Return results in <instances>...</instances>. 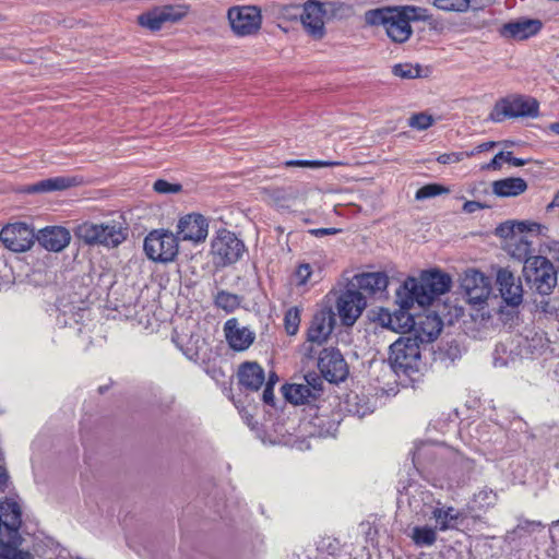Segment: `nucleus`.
<instances>
[{"mask_svg": "<svg viewBox=\"0 0 559 559\" xmlns=\"http://www.w3.org/2000/svg\"><path fill=\"white\" fill-rule=\"evenodd\" d=\"M435 122V119L431 115H428L426 112H418L414 114L408 119V126L413 129L424 131L430 128Z\"/></svg>", "mask_w": 559, "mask_h": 559, "instance_id": "nucleus-44", "label": "nucleus"}, {"mask_svg": "<svg viewBox=\"0 0 559 559\" xmlns=\"http://www.w3.org/2000/svg\"><path fill=\"white\" fill-rule=\"evenodd\" d=\"M392 73L401 79H417L420 78L421 67L419 64L413 66L411 63H397L392 67Z\"/></svg>", "mask_w": 559, "mask_h": 559, "instance_id": "nucleus-39", "label": "nucleus"}, {"mask_svg": "<svg viewBox=\"0 0 559 559\" xmlns=\"http://www.w3.org/2000/svg\"><path fill=\"white\" fill-rule=\"evenodd\" d=\"M543 28L539 19L519 17L501 25L499 35L511 40H526L536 36Z\"/></svg>", "mask_w": 559, "mask_h": 559, "instance_id": "nucleus-17", "label": "nucleus"}, {"mask_svg": "<svg viewBox=\"0 0 559 559\" xmlns=\"http://www.w3.org/2000/svg\"><path fill=\"white\" fill-rule=\"evenodd\" d=\"M75 236L88 246L116 248L127 239L128 227L115 219L102 224L84 222L75 228Z\"/></svg>", "mask_w": 559, "mask_h": 559, "instance_id": "nucleus-3", "label": "nucleus"}, {"mask_svg": "<svg viewBox=\"0 0 559 559\" xmlns=\"http://www.w3.org/2000/svg\"><path fill=\"white\" fill-rule=\"evenodd\" d=\"M83 182V178L79 176H58L40 180L28 186V193H43L52 191H63L69 188L78 187Z\"/></svg>", "mask_w": 559, "mask_h": 559, "instance_id": "nucleus-25", "label": "nucleus"}, {"mask_svg": "<svg viewBox=\"0 0 559 559\" xmlns=\"http://www.w3.org/2000/svg\"><path fill=\"white\" fill-rule=\"evenodd\" d=\"M365 23L370 26H383L388 37L396 44L406 43L413 28L405 20L399 7H383L366 11Z\"/></svg>", "mask_w": 559, "mask_h": 559, "instance_id": "nucleus-4", "label": "nucleus"}, {"mask_svg": "<svg viewBox=\"0 0 559 559\" xmlns=\"http://www.w3.org/2000/svg\"><path fill=\"white\" fill-rule=\"evenodd\" d=\"M399 9L409 24L414 21H427L429 19L427 10L420 7L402 5Z\"/></svg>", "mask_w": 559, "mask_h": 559, "instance_id": "nucleus-42", "label": "nucleus"}, {"mask_svg": "<svg viewBox=\"0 0 559 559\" xmlns=\"http://www.w3.org/2000/svg\"><path fill=\"white\" fill-rule=\"evenodd\" d=\"M544 253H547L551 258V262L558 265L556 266L557 270L559 269V241L551 240L545 245V249L543 250Z\"/></svg>", "mask_w": 559, "mask_h": 559, "instance_id": "nucleus-57", "label": "nucleus"}, {"mask_svg": "<svg viewBox=\"0 0 559 559\" xmlns=\"http://www.w3.org/2000/svg\"><path fill=\"white\" fill-rule=\"evenodd\" d=\"M224 333L228 345L237 352L249 348L255 338L254 332L240 325L236 318L227 320L224 324Z\"/></svg>", "mask_w": 559, "mask_h": 559, "instance_id": "nucleus-22", "label": "nucleus"}, {"mask_svg": "<svg viewBox=\"0 0 559 559\" xmlns=\"http://www.w3.org/2000/svg\"><path fill=\"white\" fill-rule=\"evenodd\" d=\"M461 286L468 304L473 306L485 304L491 293L489 277L476 270H471L465 273Z\"/></svg>", "mask_w": 559, "mask_h": 559, "instance_id": "nucleus-12", "label": "nucleus"}, {"mask_svg": "<svg viewBox=\"0 0 559 559\" xmlns=\"http://www.w3.org/2000/svg\"><path fill=\"white\" fill-rule=\"evenodd\" d=\"M462 159V153L442 154L438 157L440 164L457 163Z\"/></svg>", "mask_w": 559, "mask_h": 559, "instance_id": "nucleus-58", "label": "nucleus"}, {"mask_svg": "<svg viewBox=\"0 0 559 559\" xmlns=\"http://www.w3.org/2000/svg\"><path fill=\"white\" fill-rule=\"evenodd\" d=\"M318 367L322 377L331 383L344 381L348 374V367L343 355L334 347L320 352Z\"/></svg>", "mask_w": 559, "mask_h": 559, "instance_id": "nucleus-10", "label": "nucleus"}, {"mask_svg": "<svg viewBox=\"0 0 559 559\" xmlns=\"http://www.w3.org/2000/svg\"><path fill=\"white\" fill-rule=\"evenodd\" d=\"M209 233V224L201 214H188L181 217L177 225L178 240H190L201 242L205 240Z\"/></svg>", "mask_w": 559, "mask_h": 559, "instance_id": "nucleus-20", "label": "nucleus"}, {"mask_svg": "<svg viewBox=\"0 0 559 559\" xmlns=\"http://www.w3.org/2000/svg\"><path fill=\"white\" fill-rule=\"evenodd\" d=\"M346 403L347 411L359 418L372 413V408L367 403L360 404L358 395L349 396Z\"/></svg>", "mask_w": 559, "mask_h": 559, "instance_id": "nucleus-45", "label": "nucleus"}, {"mask_svg": "<svg viewBox=\"0 0 559 559\" xmlns=\"http://www.w3.org/2000/svg\"><path fill=\"white\" fill-rule=\"evenodd\" d=\"M417 337L401 336L390 346L388 367L397 376H411L418 371L420 361V347Z\"/></svg>", "mask_w": 559, "mask_h": 559, "instance_id": "nucleus-5", "label": "nucleus"}, {"mask_svg": "<svg viewBox=\"0 0 559 559\" xmlns=\"http://www.w3.org/2000/svg\"><path fill=\"white\" fill-rule=\"evenodd\" d=\"M411 538L417 547H430L437 540V528L428 525L415 526Z\"/></svg>", "mask_w": 559, "mask_h": 559, "instance_id": "nucleus-35", "label": "nucleus"}, {"mask_svg": "<svg viewBox=\"0 0 559 559\" xmlns=\"http://www.w3.org/2000/svg\"><path fill=\"white\" fill-rule=\"evenodd\" d=\"M246 252V246L235 233L221 229L211 241V254L216 266H227L239 261Z\"/></svg>", "mask_w": 559, "mask_h": 559, "instance_id": "nucleus-6", "label": "nucleus"}, {"mask_svg": "<svg viewBox=\"0 0 559 559\" xmlns=\"http://www.w3.org/2000/svg\"><path fill=\"white\" fill-rule=\"evenodd\" d=\"M496 234L503 238H509V237H511L512 239L516 238V233H515V227H514L513 222H506V223L500 224L496 229Z\"/></svg>", "mask_w": 559, "mask_h": 559, "instance_id": "nucleus-55", "label": "nucleus"}, {"mask_svg": "<svg viewBox=\"0 0 559 559\" xmlns=\"http://www.w3.org/2000/svg\"><path fill=\"white\" fill-rule=\"evenodd\" d=\"M239 384L246 390L258 391L264 383V370L258 362L247 361L239 366L237 372Z\"/></svg>", "mask_w": 559, "mask_h": 559, "instance_id": "nucleus-26", "label": "nucleus"}, {"mask_svg": "<svg viewBox=\"0 0 559 559\" xmlns=\"http://www.w3.org/2000/svg\"><path fill=\"white\" fill-rule=\"evenodd\" d=\"M8 473L0 466V489H4L8 481ZM22 524V511L17 502L7 499L0 503V537L9 530L13 536L16 534V526Z\"/></svg>", "mask_w": 559, "mask_h": 559, "instance_id": "nucleus-16", "label": "nucleus"}, {"mask_svg": "<svg viewBox=\"0 0 559 559\" xmlns=\"http://www.w3.org/2000/svg\"><path fill=\"white\" fill-rule=\"evenodd\" d=\"M502 300L510 307H519L523 302L524 289L519 276H515L509 269H499L496 275Z\"/></svg>", "mask_w": 559, "mask_h": 559, "instance_id": "nucleus-15", "label": "nucleus"}, {"mask_svg": "<svg viewBox=\"0 0 559 559\" xmlns=\"http://www.w3.org/2000/svg\"><path fill=\"white\" fill-rule=\"evenodd\" d=\"M512 353V349L509 350V354ZM508 347L504 343H499L496 345L493 350V365L496 367H504L509 364Z\"/></svg>", "mask_w": 559, "mask_h": 559, "instance_id": "nucleus-49", "label": "nucleus"}, {"mask_svg": "<svg viewBox=\"0 0 559 559\" xmlns=\"http://www.w3.org/2000/svg\"><path fill=\"white\" fill-rule=\"evenodd\" d=\"M228 20L233 31L240 36L255 33L261 26V12L257 7L231 8Z\"/></svg>", "mask_w": 559, "mask_h": 559, "instance_id": "nucleus-14", "label": "nucleus"}, {"mask_svg": "<svg viewBox=\"0 0 559 559\" xmlns=\"http://www.w3.org/2000/svg\"><path fill=\"white\" fill-rule=\"evenodd\" d=\"M496 145H497V143L493 142V141L484 142V143L477 145L475 147V150L472 151L471 153H468L467 155H474L476 153H481V152L489 151V150L493 148Z\"/></svg>", "mask_w": 559, "mask_h": 559, "instance_id": "nucleus-62", "label": "nucleus"}, {"mask_svg": "<svg viewBox=\"0 0 559 559\" xmlns=\"http://www.w3.org/2000/svg\"><path fill=\"white\" fill-rule=\"evenodd\" d=\"M515 227L516 236H523L526 231H539L540 225L538 223L531 222H513Z\"/></svg>", "mask_w": 559, "mask_h": 559, "instance_id": "nucleus-56", "label": "nucleus"}, {"mask_svg": "<svg viewBox=\"0 0 559 559\" xmlns=\"http://www.w3.org/2000/svg\"><path fill=\"white\" fill-rule=\"evenodd\" d=\"M325 10L323 4L314 0H310L304 5L301 14V23L307 33L316 39H320L325 34L324 21Z\"/></svg>", "mask_w": 559, "mask_h": 559, "instance_id": "nucleus-21", "label": "nucleus"}, {"mask_svg": "<svg viewBox=\"0 0 559 559\" xmlns=\"http://www.w3.org/2000/svg\"><path fill=\"white\" fill-rule=\"evenodd\" d=\"M187 14L183 5H164L139 16L142 26L151 31H158L165 22H177Z\"/></svg>", "mask_w": 559, "mask_h": 559, "instance_id": "nucleus-18", "label": "nucleus"}, {"mask_svg": "<svg viewBox=\"0 0 559 559\" xmlns=\"http://www.w3.org/2000/svg\"><path fill=\"white\" fill-rule=\"evenodd\" d=\"M432 4L442 11L464 12L469 8V0H433Z\"/></svg>", "mask_w": 559, "mask_h": 559, "instance_id": "nucleus-41", "label": "nucleus"}, {"mask_svg": "<svg viewBox=\"0 0 559 559\" xmlns=\"http://www.w3.org/2000/svg\"><path fill=\"white\" fill-rule=\"evenodd\" d=\"M304 380H305V383L304 384H307L311 388V390L313 391V394L319 397L321 392H322V385H323V381H322V378L320 376H318L317 373L314 372H311V373H307L305 377H304Z\"/></svg>", "mask_w": 559, "mask_h": 559, "instance_id": "nucleus-51", "label": "nucleus"}, {"mask_svg": "<svg viewBox=\"0 0 559 559\" xmlns=\"http://www.w3.org/2000/svg\"><path fill=\"white\" fill-rule=\"evenodd\" d=\"M548 344L549 340L544 331L530 330L525 335H520L516 338V346L519 348L518 355H542L548 347Z\"/></svg>", "mask_w": 559, "mask_h": 559, "instance_id": "nucleus-24", "label": "nucleus"}, {"mask_svg": "<svg viewBox=\"0 0 559 559\" xmlns=\"http://www.w3.org/2000/svg\"><path fill=\"white\" fill-rule=\"evenodd\" d=\"M263 402L269 405L274 404V392L273 386L271 382H267L262 394Z\"/></svg>", "mask_w": 559, "mask_h": 559, "instance_id": "nucleus-61", "label": "nucleus"}, {"mask_svg": "<svg viewBox=\"0 0 559 559\" xmlns=\"http://www.w3.org/2000/svg\"><path fill=\"white\" fill-rule=\"evenodd\" d=\"M510 254L514 259L523 261V265L527 259L535 257L532 254V242L526 236H520L518 239H514V242L510 243Z\"/></svg>", "mask_w": 559, "mask_h": 559, "instance_id": "nucleus-36", "label": "nucleus"}, {"mask_svg": "<svg viewBox=\"0 0 559 559\" xmlns=\"http://www.w3.org/2000/svg\"><path fill=\"white\" fill-rule=\"evenodd\" d=\"M333 328L334 317L331 311H320L313 316L307 331V343L304 344V350L308 357H312V345H322L332 333Z\"/></svg>", "mask_w": 559, "mask_h": 559, "instance_id": "nucleus-13", "label": "nucleus"}, {"mask_svg": "<svg viewBox=\"0 0 559 559\" xmlns=\"http://www.w3.org/2000/svg\"><path fill=\"white\" fill-rule=\"evenodd\" d=\"M492 193L499 198H514L527 190V182L520 177H508L491 183Z\"/></svg>", "mask_w": 559, "mask_h": 559, "instance_id": "nucleus-27", "label": "nucleus"}, {"mask_svg": "<svg viewBox=\"0 0 559 559\" xmlns=\"http://www.w3.org/2000/svg\"><path fill=\"white\" fill-rule=\"evenodd\" d=\"M539 112V104L535 98L518 96L513 99H502L491 110L489 118L501 122L504 118L532 117Z\"/></svg>", "mask_w": 559, "mask_h": 559, "instance_id": "nucleus-8", "label": "nucleus"}, {"mask_svg": "<svg viewBox=\"0 0 559 559\" xmlns=\"http://www.w3.org/2000/svg\"><path fill=\"white\" fill-rule=\"evenodd\" d=\"M340 231H341V229L331 227V228L310 229L309 234H311L312 236H316V237H324V236H330V235H336Z\"/></svg>", "mask_w": 559, "mask_h": 559, "instance_id": "nucleus-60", "label": "nucleus"}, {"mask_svg": "<svg viewBox=\"0 0 559 559\" xmlns=\"http://www.w3.org/2000/svg\"><path fill=\"white\" fill-rule=\"evenodd\" d=\"M540 300L535 299V308L539 313H544L545 316H554L557 313V302L550 298V296H539Z\"/></svg>", "mask_w": 559, "mask_h": 559, "instance_id": "nucleus-46", "label": "nucleus"}, {"mask_svg": "<svg viewBox=\"0 0 559 559\" xmlns=\"http://www.w3.org/2000/svg\"><path fill=\"white\" fill-rule=\"evenodd\" d=\"M442 330V322L437 316H426L417 322L415 335L419 343H428L435 341Z\"/></svg>", "mask_w": 559, "mask_h": 559, "instance_id": "nucleus-28", "label": "nucleus"}, {"mask_svg": "<svg viewBox=\"0 0 559 559\" xmlns=\"http://www.w3.org/2000/svg\"><path fill=\"white\" fill-rule=\"evenodd\" d=\"M20 527L16 526V534H10L11 532L5 531L4 534L0 537V544L5 546L8 559H31V554L28 551H23L17 549V546L21 544V535Z\"/></svg>", "mask_w": 559, "mask_h": 559, "instance_id": "nucleus-31", "label": "nucleus"}, {"mask_svg": "<svg viewBox=\"0 0 559 559\" xmlns=\"http://www.w3.org/2000/svg\"><path fill=\"white\" fill-rule=\"evenodd\" d=\"M451 277L441 271H423L419 277H408L396 290L395 302L403 309H411L415 304L427 307L440 295L450 290Z\"/></svg>", "mask_w": 559, "mask_h": 559, "instance_id": "nucleus-1", "label": "nucleus"}, {"mask_svg": "<svg viewBox=\"0 0 559 559\" xmlns=\"http://www.w3.org/2000/svg\"><path fill=\"white\" fill-rule=\"evenodd\" d=\"M173 342L182 352V354L190 360L197 361L200 358V337L173 335Z\"/></svg>", "mask_w": 559, "mask_h": 559, "instance_id": "nucleus-32", "label": "nucleus"}, {"mask_svg": "<svg viewBox=\"0 0 559 559\" xmlns=\"http://www.w3.org/2000/svg\"><path fill=\"white\" fill-rule=\"evenodd\" d=\"M522 273L533 295L550 296L558 285V270L545 255L537 254L527 259Z\"/></svg>", "mask_w": 559, "mask_h": 559, "instance_id": "nucleus-2", "label": "nucleus"}, {"mask_svg": "<svg viewBox=\"0 0 559 559\" xmlns=\"http://www.w3.org/2000/svg\"><path fill=\"white\" fill-rule=\"evenodd\" d=\"M36 239L46 250L59 252L69 245L71 235L64 227L50 226L41 229Z\"/></svg>", "mask_w": 559, "mask_h": 559, "instance_id": "nucleus-23", "label": "nucleus"}, {"mask_svg": "<svg viewBox=\"0 0 559 559\" xmlns=\"http://www.w3.org/2000/svg\"><path fill=\"white\" fill-rule=\"evenodd\" d=\"M347 284L367 300L368 297L382 294L388 287L389 278L383 272L361 273L355 275Z\"/></svg>", "mask_w": 559, "mask_h": 559, "instance_id": "nucleus-19", "label": "nucleus"}, {"mask_svg": "<svg viewBox=\"0 0 559 559\" xmlns=\"http://www.w3.org/2000/svg\"><path fill=\"white\" fill-rule=\"evenodd\" d=\"M300 324V311L297 307L289 308L284 317V326L288 335H295Z\"/></svg>", "mask_w": 559, "mask_h": 559, "instance_id": "nucleus-40", "label": "nucleus"}, {"mask_svg": "<svg viewBox=\"0 0 559 559\" xmlns=\"http://www.w3.org/2000/svg\"><path fill=\"white\" fill-rule=\"evenodd\" d=\"M559 206V191L555 194L552 201L547 206L548 210Z\"/></svg>", "mask_w": 559, "mask_h": 559, "instance_id": "nucleus-63", "label": "nucleus"}, {"mask_svg": "<svg viewBox=\"0 0 559 559\" xmlns=\"http://www.w3.org/2000/svg\"><path fill=\"white\" fill-rule=\"evenodd\" d=\"M486 207H488V205H486L481 202H478V201H466L463 204V211L465 213H475L476 211L486 209Z\"/></svg>", "mask_w": 559, "mask_h": 559, "instance_id": "nucleus-59", "label": "nucleus"}, {"mask_svg": "<svg viewBox=\"0 0 559 559\" xmlns=\"http://www.w3.org/2000/svg\"><path fill=\"white\" fill-rule=\"evenodd\" d=\"M408 310L400 306V310L392 313V331L405 333L416 329L417 321Z\"/></svg>", "mask_w": 559, "mask_h": 559, "instance_id": "nucleus-34", "label": "nucleus"}, {"mask_svg": "<svg viewBox=\"0 0 559 559\" xmlns=\"http://www.w3.org/2000/svg\"><path fill=\"white\" fill-rule=\"evenodd\" d=\"M462 356V350L456 342L447 343L444 347L440 349V357L442 360H449L450 362H454Z\"/></svg>", "mask_w": 559, "mask_h": 559, "instance_id": "nucleus-48", "label": "nucleus"}, {"mask_svg": "<svg viewBox=\"0 0 559 559\" xmlns=\"http://www.w3.org/2000/svg\"><path fill=\"white\" fill-rule=\"evenodd\" d=\"M474 500L481 508H488L496 503L497 493L490 488H483L474 495Z\"/></svg>", "mask_w": 559, "mask_h": 559, "instance_id": "nucleus-47", "label": "nucleus"}, {"mask_svg": "<svg viewBox=\"0 0 559 559\" xmlns=\"http://www.w3.org/2000/svg\"><path fill=\"white\" fill-rule=\"evenodd\" d=\"M144 251L155 262H170L178 254V238L169 231L153 230L144 239Z\"/></svg>", "mask_w": 559, "mask_h": 559, "instance_id": "nucleus-7", "label": "nucleus"}, {"mask_svg": "<svg viewBox=\"0 0 559 559\" xmlns=\"http://www.w3.org/2000/svg\"><path fill=\"white\" fill-rule=\"evenodd\" d=\"M545 527V525L540 521H533L527 519H520L518 525L508 532L507 538L510 542H514L516 539H521L525 536H528L536 531H540Z\"/></svg>", "mask_w": 559, "mask_h": 559, "instance_id": "nucleus-33", "label": "nucleus"}, {"mask_svg": "<svg viewBox=\"0 0 559 559\" xmlns=\"http://www.w3.org/2000/svg\"><path fill=\"white\" fill-rule=\"evenodd\" d=\"M153 188L157 193H162V194L178 193L182 189L180 183H171L164 179L156 180L154 182Z\"/></svg>", "mask_w": 559, "mask_h": 559, "instance_id": "nucleus-50", "label": "nucleus"}, {"mask_svg": "<svg viewBox=\"0 0 559 559\" xmlns=\"http://www.w3.org/2000/svg\"><path fill=\"white\" fill-rule=\"evenodd\" d=\"M215 305L227 312L234 311L240 305V299L237 295L221 290L215 296Z\"/></svg>", "mask_w": 559, "mask_h": 559, "instance_id": "nucleus-38", "label": "nucleus"}, {"mask_svg": "<svg viewBox=\"0 0 559 559\" xmlns=\"http://www.w3.org/2000/svg\"><path fill=\"white\" fill-rule=\"evenodd\" d=\"M367 306V300L359 295L349 284L341 293L336 301V309L341 321L346 326L355 324Z\"/></svg>", "mask_w": 559, "mask_h": 559, "instance_id": "nucleus-9", "label": "nucleus"}, {"mask_svg": "<svg viewBox=\"0 0 559 559\" xmlns=\"http://www.w3.org/2000/svg\"><path fill=\"white\" fill-rule=\"evenodd\" d=\"M370 318L373 321H377L382 328L392 330V313L385 309L380 308L378 313Z\"/></svg>", "mask_w": 559, "mask_h": 559, "instance_id": "nucleus-54", "label": "nucleus"}, {"mask_svg": "<svg viewBox=\"0 0 559 559\" xmlns=\"http://www.w3.org/2000/svg\"><path fill=\"white\" fill-rule=\"evenodd\" d=\"M509 163L515 167H521L527 164L526 159L514 157L512 155V152L510 151H501L498 154L495 155V157L486 165L481 167V169H500L501 168V162Z\"/></svg>", "mask_w": 559, "mask_h": 559, "instance_id": "nucleus-37", "label": "nucleus"}, {"mask_svg": "<svg viewBox=\"0 0 559 559\" xmlns=\"http://www.w3.org/2000/svg\"><path fill=\"white\" fill-rule=\"evenodd\" d=\"M282 390L285 399L294 405H302L317 399L311 388L304 383L285 384Z\"/></svg>", "mask_w": 559, "mask_h": 559, "instance_id": "nucleus-30", "label": "nucleus"}, {"mask_svg": "<svg viewBox=\"0 0 559 559\" xmlns=\"http://www.w3.org/2000/svg\"><path fill=\"white\" fill-rule=\"evenodd\" d=\"M311 266L308 263L300 264L295 273L297 285H306L311 276Z\"/></svg>", "mask_w": 559, "mask_h": 559, "instance_id": "nucleus-53", "label": "nucleus"}, {"mask_svg": "<svg viewBox=\"0 0 559 559\" xmlns=\"http://www.w3.org/2000/svg\"><path fill=\"white\" fill-rule=\"evenodd\" d=\"M431 518L436 521V528L441 532L454 530L459 525V520L463 514L453 507H439L432 510Z\"/></svg>", "mask_w": 559, "mask_h": 559, "instance_id": "nucleus-29", "label": "nucleus"}, {"mask_svg": "<svg viewBox=\"0 0 559 559\" xmlns=\"http://www.w3.org/2000/svg\"><path fill=\"white\" fill-rule=\"evenodd\" d=\"M549 129H550V131H552L554 133L559 134V121H558V122H552V123L549 126Z\"/></svg>", "mask_w": 559, "mask_h": 559, "instance_id": "nucleus-64", "label": "nucleus"}, {"mask_svg": "<svg viewBox=\"0 0 559 559\" xmlns=\"http://www.w3.org/2000/svg\"><path fill=\"white\" fill-rule=\"evenodd\" d=\"M35 234L25 223L8 224L0 231V240L11 251L24 252L34 243Z\"/></svg>", "mask_w": 559, "mask_h": 559, "instance_id": "nucleus-11", "label": "nucleus"}, {"mask_svg": "<svg viewBox=\"0 0 559 559\" xmlns=\"http://www.w3.org/2000/svg\"><path fill=\"white\" fill-rule=\"evenodd\" d=\"M449 189L439 183H428L424 187L419 188L416 192L417 200H425L429 198H433L443 193H448Z\"/></svg>", "mask_w": 559, "mask_h": 559, "instance_id": "nucleus-43", "label": "nucleus"}, {"mask_svg": "<svg viewBox=\"0 0 559 559\" xmlns=\"http://www.w3.org/2000/svg\"><path fill=\"white\" fill-rule=\"evenodd\" d=\"M288 167H310V168H319L324 166H330L332 163L321 162V160H306V159H290L285 163Z\"/></svg>", "mask_w": 559, "mask_h": 559, "instance_id": "nucleus-52", "label": "nucleus"}]
</instances>
